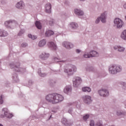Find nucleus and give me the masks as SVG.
Listing matches in <instances>:
<instances>
[{"mask_svg":"<svg viewBox=\"0 0 126 126\" xmlns=\"http://www.w3.org/2000/svg\"><path fill=\"white\" fill-rule=\"evenodd\" d=\"M54 32L51 31V30H47L45 32V36L46 37H50V36H52V35H53Z\"/></svg>","mask_w":126,"mask_h":126,"instance_id":"obj_15","label":"nucleus"},{"mask_svg":"<svg viewBox=\"0 0 126 126\" xmlns=\"http://www.w3.org/2000/svg\"><path fill=\"white\" fill-rule=\"evenodd\" d=\"M82 91L84 92H90V91H91V89L89 87H84L82 88Z\"/></svg>","mask_w":126,"mask_h":126,"instance_id":"obj_23","label":"nucleus"},{"mask_svg":"<svg viewBox=\"0 0 126 126\" xmlns=\"http://www.w3.org/2000/svg\"><path fill=\"white\" fill-rule=\"evenodd\" d=\"M3 103V100L2 99V95H0V104L1 105Z\"/></svg>","mask_w":126,"mask_h":126,"instance_id":"obj_32","label":"nucleus"},{"mask_svg":"<svg viewBox=\"0 0 126 126\" xmlns=\"http://www.w3.org/2000/svg\"><path fill=\"white\" fill-rule=\"evenodd\" d=\"M114 24L117 28H122L123 25H124V22L122 21L120 18H116L114 20Z\"/></svg>","mask_w":126,"mask_h":126,"instance_id":"obj_4","label":"nucleus"},{"mask_svg":"<svg viewBox=\"0 0 126 126\" xmlns=\"http://www.w3.org/2000/svg\"><path fill=\"white\" fill-rule=\"evenodd\" d=\"M90 126H95V123L94 122V121L91 120L90 123Z\"/></svg>","mask_w":126,"mask_h":126,"instance_id":"obj_30","label":"nucleus"},{"mask_svg":"<svg viewBox=\"0 0 126 126\" xmlns=\"http://www.w3.org/2000/svg\"><path fill=\"white\" fill-rule=\"evenodd\" d=\"M75 14H77V15H83V12L81 11V10H78L77 9H75Z\"/></svg>","mask_w":126,"mask_h":126,"instance_id":"obj_18","label":"nucleus"},{"mask_svg":"<svg viewBox=\"0 0 126 126\" xmlns=\"http://www.w3.org/2000/svg\"><path fill=\"white\" fill-rule=\"evenodd\" d=\"M99 95L102 96L103 97H106L109 95V92L106 90H101L98 91Z\"/></svg>","mask_w":126,"mask_h":126,"instance_id":"obj_7","label":"nucleus"},{"mask_svg":"<svg viewBox=\"0 0 126 126\" xmlns=\"http://www.w3.org/2000/svg\"><path fill=\"white\" fill-rule=\"evenodd\" d=\"M48 46L52 50H57V45L53 42H49L48 44Z\"/></svg>","mask_w":126,"mask_h":126,"instance_id":"obj_12","label":"nucleus"},{"mask_svg":"<svg viewBox=\"0 0 126 126\" xmlns=\"http://www.w3.org/2000/svg\"><path fill=\"white\" fill-rule=\"evenodd\" d=\"M28 44L26 43H24L21 45V47L22 48H25L26 47H27Z\"/></svg>","mask_w":126,"mask_h":126,"instance_id":"obj_33","label":"nucleus"},{"mask_svg":"<svg viewBox=\"0 0 126 126\" xmlns=\"http://www.w3.org/2000/svg\"><path fill=\"white\" fill-rule=\"evenodd\" d=\"M115 50H118L119 52H124L125 48L121 46H115L114 47Z\"/></svg>","mask_w":126,"mask_h":126,"instance_id":"obj_19","label":"nucleus"},{"mask_svg":"<svg viewBox=\"0 0 126 126\" xmlns=\"http://www.w3.org/2000/svg\"><path fill=\"white\" fill-rule=\"evenodd\" d=\"M84 98V101L86 104H89V103H91L92 102V100H91V96H88V95H85L83 97Z\"/></svg>","mask_w":126,"mask_h":126,"instance_id":"obj_8","label":"nucleus"},{"mask_svg":"<svg viewBox=\"0 0 126 126\" xmlns=\"http://www.w3.org/2000/svg\"><path fill=\"white\" fill-rule=\"evenodd\" d=\"M35 26L37 27L38 29H41V28H42L41 23H40V22L39 21H36L35 22Z\"/></svg>","mask_w":126,"mask_h":126,"instance_id":"obj_24","label":"nucleus"},{"mask_svg":"<svg viewBox=\"0 0 126 126\" xmlns=\"http://www.w3.org/2000/svg\"><path fill=\"white\" fill-rule=\"evenodd\" d=\"M39 75H40V76H42V77L45 76V75H44V74H39Z\"/></svg>","mask_w":126,"mask_h":126,"instance_id":"obj_43","label":"nucleus"},{"mask_svg":"<svg viewBox=\"0 0 126 126\" xmlns=\"http://www.w3.org/2000/svg\"><path fill=\"white\" fill-rule=\"evenodd\" d=\"M110 73L116 74L117 72H120L122 70V67L116 64L111 65L109 68Z\"/></svg>","mask_w":126,"mask_h":126,"instance_id":"obj_2","label":"nucleus"},{"mask_svg":"<svg viewBox=\"0 0 126 126\" xmlns=\"http://www.w3.org/2000/svg\"><path fill=\"white\" fill-rule=\"evenodd\" d=\"M71 87L70 86H67L64 89V92L66 94H68V93L71 92Z\"/></svg>","mask_w":126,"mask_h":126,"instance_id":"obj_17","label":"nucleus"},{"mask_svg":"<svg viewBox=\"0 0 126 126\" xmlns=\"http://www.w3.org/2000/svg\"><path fill=\"white\" fill-rule=\"evenodd\" d=\"M121 38L123 40H126V30H124L121 34Z\"/></svg>","mask_w":126,"mask_h":126,"instance_id":"obj_22","label":"nucleus"},{"mask_svg":"<svg viewBox=\"0 0 126 126\" xmlns=\"http://www.w3.org/2000/svg\"><path fill=\"white\" fill-rule=\"evenodd\" d=\"M62 122L64 126H68V123H67V120H66V119L63 118Z\"/></svg>","mask_w":126,"mask_h":126,"instance_id":"obj_25","label":"nucleus"},{"mask_svg":"<svg viewBox=\"0 0 126 126\" xmlns=\"http://www.w3.org/2000/svg\"><path fill=\"white\" fill-rule=\"evenodd\" d=\"M29 37L31 38L32 40H35V39H37V36L35 35H32L31 34H29Z\"/></svg>","mask_w":126,"mask_h":126,"instance_id":"obj_26","label":"nucleus"},{"mask_svg":"<svg viewBox=\"0 0 126 126\" xmlns=\"http://www.w3.org/2000/svg\"><path fill=\"white\" fill-rule=\"evenodd\" d=\"M24 33V31H22L20 32L19 33V36H21V34H23Z\"/></svg>","mask_w":126,"mask_h":126,"instance_id":"obj_39","label":"nucleus"},{"mask_svg":"<svg viewBox=\"0 0 126 126\" xmlns=\"http://www.w3.org/2000/svg\"><path fill=\"white\" fill-rule=\"evenodd\" d=\"M72 28H76L77 25L75 23H71L70 24Z\"/></svg>","mask_w":126,"mask_h":126,"instance_id":"obj_27","label":"nucleus"},{"mask_svg":"<svg viewBox=\"0 0 126 126\" xmlns=\"http://www.w3.org/2000/svg\"><path fill=\"white\" fill-rule=\"evenodd\" d=\"M8 35V33L6 32H3V35L2 37H5Z\"/></svg>","mask_w":126,"mask_h":126,"instance_id":"obj_34","label":"nucleus"},{"mask_svg":"<svg viewBox=\"0 0 126 126\" xmlns=\"http://www.w3.org/2000/svg\"><path fill=\"white\" fill-rule=\"evenodd\" d=\"M18 66H15V67H14V68H15V70L16 71H20L19 70V64H18Z\"/></svg>","mask_w":126,"mask_h":126,"instance_id":"obj_31","label":"nucleus"},{"mask_svg":"<svg viewBox=\"0 0 126 126\" xmlns=\"http://www.w3.org/2000/svg\"><path fill=\"white\" fill-rule=\"evenodd\" d=\"M2 112H4V114L7 118H12V115L8 113V111L7 108H4L2 109Z\"/></svg>","mask_w":126,"mask_h":126,"instance_id":"obj_11","label":"nucleus"},{"mask_svg":"<svg viewBox=\"0 0 126 126\" xmlns=\"http://www.w3.org/2000/svg\"><path fill=\"white\" fill-rule=\"evenodd\" d=\"M54 60L55 61V63H59V62H61L60 59H58L57 58H54Z\"/></svg>","mask_w":126,"mask_h":126,"instance_id":"obj_36","label":"nucleus"},{"mask_svg":"<svg viewBox=\"0 0 126 126\" xmlns=\"http://www.w3.org/2000/svg\"><path fill=\"white\" fill-rule=\"evenodd\" d=\"M14 22V21H7L5 22V25L6 27H10V25L12 24V23Z\"/></svg>","mask_w":126,"mask_h":126,"instance_id":"obj_21","label":"nucleus"},{"mask_svg":"<svg viewBox=\"0 0 126 126\" xmlns=\"http://www.w3.org/2000/svg\"><path fill=\"white\" fill-rule=\"evenodd\" d=\"M23 1H21L16 4V7H17V8H22V7H23Z\"/></svg>","mask_w":126,"mask_h":126,"instance_id":"obj_16","label":"nucleus"},{"mask_svg":"<svg viewBox=\"0 0 126 126\" xmlns=\"http://www.w3.org/2000/svg\"><path fill=\"white\" fill-rule=\"evenodd\" d=\"M14 66V65H13V64H10V66H11V68H13V66Z\"/></svg>","mask_w":126,"mask_h":126,"instance_id":"obj_41","label":"nucleus"},{"mask_svg":"<svg viewBox=\"0 0 126 126\" xmlns=\"http://www.w3.org/2000/svg\"><path fill=\"white\" fill-rule=\"evenodd\" d=\"M46 99L53 104H57L62 102L63 100V97L59 94H48L46 96Z\"/></svg>","mask_w":126,"mask_h":126,"instance_id":"obj_1","label":"nucleus"},{"mask_svg":"<svg viewBox=\"0 0 126 126\" xmlns=\"http://www.w3.org/2000/svg\"><path fill=\"white\" fill-rule=\"evenodd\" d=\"M3 34V32H2L1 30H0V36L2 37Z\"/></svg>","mask_w":126,"mask_h":126,"instance_id":"obj_37","label":"nucleus"},{"mask_svg":"<svg viewBox=\"0 0 126 126\" xmlns=\"http://www.w3.org/2000/svg\"><path fill=\"white\" fill-rule=\"evenodd\" d=\"M89 115H86L83 117V120L84 121H87V119H89Z\"/></svg>","mask_w":126,"mask_h":126,"instance_id":"obj_29","label":"nucleus"},{"mask_svg":"<svg viewBox=\"0 0 126 126\" xmlns=\"http://www.w3.org/2000/svg\"><path fill=\"white\" fill-rule=\"evenodd\" d=\"M55 23V20L52 19L51 21H49V25H53Z\"/></svg>","mask_w":126,"mask_h":126,"instance_id":"obj_28","label":"nucleus"},{"mask_svg":"<svg viewBox=\"0 0 126 126\" xmlns=\"http://www.w3.org/2000/svg\"><path fill=\"white\" fill-rule=\"evenodd\" d=\"M39 57L40 59H42V60H46L50 57V54H49V53H46V52H43Z\"/></svg>","mask_w":126,"mask_h":126,"instance_id":"obj_10","label":"nucleus"},{"mask_svg":"<svg viewBox=\"0 0 126 126\" xmlns=\"http://www.w3.org/2000/svg\"><path fill=\"white\" fill-rule=\"evenodd\" d=\"M68 70L67 69H65L64 71L67 73L68 75H71V74H73V72H75L76 71V67L73 65H71L68 66Z\"/></svg>","mask_w":126,"mask_h":126,"instance_id":"obj_3","label":"nucleus"},{"mask_svg":"<svg viewBox=\"0 0 126 126\" xmlns=\"http://www.w3.org/2000/svg\"><path fill=\"white\" fill-rule=\"evenodd\" d=\"M124 8H125V9H126V3H125V5H124Z\"/></svg>","mask_w":126,"mask_h":126,"instance_id":"obj_44","label":"nucleus"},{"mask_svg":"<svg viewBox=\"0 0 126 126\" xmlns=\"http://www.w3.org/2000/svg\"><path fill=\"white\" fill-rule=\"evenodd\" d=\"M82 82V80L79 77H76L73 80V85L74 87H78V85Z\"/></svg>","mask_w":126,"mask_h":126,"instance_id":"obj_5","label":"nucleus"},{"mask_svg":"<svg viewBox=\"0 0 126 126\" xmlns=\"http://www.w3.org/2000/svg\"><path fill=\"white\" fill-rule=\"evenodd\" d=\"M99 54L96 51H92L89 54H85L84 55V58H91V57H98Z\"/></svg>","mask_w":126,"mask_h":126,"instance_id":"obj_6","label":"nucleus"},{"mask_svg":"<svg viewBox=\"0 0 126 126\" xmlns=\"http://www.w3.org/2000/svg\"><path fill=\"white\" fill-rule=\"evenodd\" d=\"M63 46L66 49H71V48H73V44H70V43L66 41L63 42Z\"/></svg>","mask_w":126,"mask_h":126,"instance_id":"obj_9","label":"nucleus"},{"mask_svg":"<svg viewBox=\"0 0 126 126\" xmlns=\"http://www.w3.org/2000/svg\"><path fill=\"white\" fill-rule=\"evenodd\" d=\"M46 45V40H40L38 43L39 47H44Z\"/></svg>","mask_w":126,"mask_h":126,"instance_id":"obj_20","label":"nucleus"},{"mask_svg":"<svg viewBox=\"0 0 126 126\" xmlns=\"http://www.w3.org/2000/svg\"><path fill=\"white\" fill-rule=\"evenodd\" d=\"M121 115H122V113H119V112H117V115L118 116H121Z\"/></svg>","mask_w":126,"mask_h":126,"instance_id":"obj_42","label":"nucleus"},{"mask_svg":"<svg viewBox=\"0 0 126 126\" xmlns=\"http://www.w3.org/2000/svg\"><path fill=\"white\" fill-rule=\"evenodd\" d=\"M100 18L101 20V22L105 23L106 22V14L105 13H102Z\"/></svg>","mask_w":126,"mask_h":126,"instance_id":"obj_14","label":"nucleus"},{"mask_svg":"<svg viewBox=\"0 0 126 126\" xmlns=\"http://www.w3.org/2000/svg\"><path fill=\"white\" fill-rule=\"evenodd\" d=\"M96 126H103V125H102V123H101L100 122H98L96 123Z\"/></svg>","mask_w":126,"mask_h":126,"instance_id":"obj_35","label":"nucleus"},{"mask_svg":"<svg viewBox=\"0 0 126 126\" xmlns=\"http://www.w3.org/2000/svg\"><path fill=\"white\" fill-rule=\"evenodd\" d=\"M51 8H52V6L50 3H47L45 5L46 12H48V13L51 12Z\"/></svg>","mask_w":126,"mask_h":126,"instance_id":"obj_13","label":"nucleus"},{"mask_svg":"<svg viewBox=\"0 0 126 126\" xmlns=\"http://www.w3.org/2000/svg\"><path fill=\"white\" fill-rule=\"evenodd\" d=\"M76 53H80V50H79V49H77V50H76Z\"/></svg>","mask_w":126,"mask_h":126,"instance_id":"obj_40","label":"nucleus"},{"mask_svg":"<svg viewBox=\"0 0 126 126\" xmlns=\"http://www.w3.org/2000/svg\"><path fill=\"white\" fill-rule=\"evenodd\" d=\"M100 22V19L98 18H97L96 21H95V23L97 24L98 23H99V22Z\"/></svg>","mask_w":126,"mask_h":126,"instance_id":"obj_38","label":"nucleus"}]
</instances>
